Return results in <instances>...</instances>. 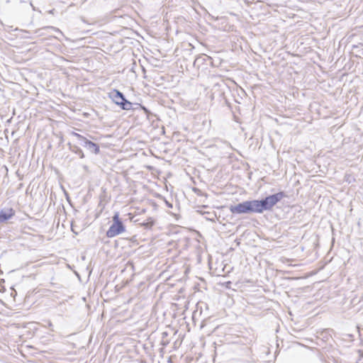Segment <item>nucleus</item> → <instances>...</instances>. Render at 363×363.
I'll return each mask as SVG.
<instances>
[{
    "label": "nucleus",
    "instance_id": "1",
    "mask_svg": "<svg viewBox=\"0 0 363 363\" xmlns=\"http://www.w3.org/2000/svg\"><path fill=\"white\" fill-rule=\"evenodd\" d=\"M286 197L284 191L269 195L261 200L245 201L229 207L233 214L242 213H262L265 211H270L282 199Z\"/></svg>",
    "mask_w": 363,
    "mask_h": 363
},
{
    "label": "nucleus",
    "instance_id": "2",
    "mask_svg": "<svg viewBox=\"0 0 363 363\" xmlns=\"http://www.w3.org/2000/svg\"><path fill=\"white\" fill-rule=\"evenodd\" d=\"M109 97L110 99H111L113 103L119 106L123 110L129 111L135 109L136 108L133 107V105H135L137 106H139L141 109H143L145 111V113H149V111L146 107L139 104H133V103H131L130 101L125 99L124 94L121 91L117 89H113V91H111L109 93Z\"/></svg>",
    "mask_w": 363,
    "mask_h": 363
},
{
    "label": "nucleus",
    "instance_id": "3",
    "mask_svg": "<svg viewBox=\"0 0 363 363\" xmlns=\"http://www.w3.org/2000/svg\"><path fill=\"white\" fill-rule=\"evenodd\" d=\"M112 220L113 223L106 231V236L108 238H113L121 234L125 230V225L123 221L120 219L118 212L115 213L112 217Z\"/></svg>",
    "mask_w": 363,
    "mask_h": 363
},
{
    "label": "nucleus",
    "instance_id": "4",
    "mask_svg": "<svg viewBox=\"0 0 363 363\" xmlns=\"http://www.w3.org/2000/svg\"><path fill=\"white\" fill-rule=\"evenodd\" d=\"M70 135L76 137L80 142V145L86 148L91 153L97 155L100 152V147L97 143L88 140L86 138L74 131H72Z\"/></svg>",
    "mask_w": 363,
    "mask_h": 363
},
{
    "label": "nucleus",
    "instance_id": "5",
    "mask_svg": "<svg viewBox=\"0 0 363 363\" xmlns=\"http://www.w3.org/2000/svg\"><path fill=\"white\" fill-rule=\"evenodd\" d=\"M15 215V211L11 208H4L0 211V223L6 222Z\"/></svg>",
    "mask_w": 363,
    "mask_h": 363
},
{
    "label": "nucleus",
    "instance_id": "6",
    "mask_svg": "<svg viewBox=\"0 0 363 363\" xmlns=\"http://www.w3.org/2000/svg\"><path fill=\"white\" fill-rule=\"evenodd\" d=\"M67 145L69 146V150L71 152L77 155L79 157V158L82 159L84 157V154L79 147L75 145H72L70 143H68Z\"/></svg>",
    "mask_w": 363,
    "mask_h": 363
},
{
    "label": "nucleus",
    "instance_id": "7",
    "mask_svg": "<svg viewBox=\"0 0 363 363\" xmlns=\"http://www.w3.org/2000/svg\"><path fill=\"white\" fill-rule=\"evenodd\" d=\"M206 57L207 56L205 55L196 57L194 61V66L199 67L201 65H203L206 62Z\"/></svg>",
    "mask_w": 363,
    "mask_h": 363
},
{
    "label": "nucleus",
    "instance_id": "8",
    "mask_svg": "<svg viewBox=\"0 0 363 363\" xmlns=\"http://www.w3.org/2000/svg\"><path fill=\"white\" fill-rule=\"evenodd\" d=\"M155 224V220L152 218H147L142 223V225L146 229H150Z\"/></svg>",
    "mask_w": 363,
    "mask_h": 363
},
{
    "label": "nucleus",
    "instance_id": "9",
    "mask_svg": "<svg viewBox=\"0 0 363 363\" xmlns=\"http://www.w3.org/2000/svg\"><path fill=\"white\" fill-rule=\"evenodd\" d=\"M212 216H209V218H207L208 220L215 222V218L216 217V215L215 213H211Z\"/></svg>",
    "mask_w": 363,
    "mask_h": 363
},
{
    "label": "nucleus",
    "instance_id": "10",
    "mask_svg": "<svg viewBox=\"0 0 363 363\" xmlns=\"http://www.w3.org/2000/svg\"><path fill=\"white\" fill-rule=\"evenodd\" d=\"M166 203H167V206L169 208H172V203H169V202L166 201Z\"/></svg>",
    "mask_w": 363,
    "mask_h": 363
},
{
    "label": "nucleus",
    "instance_id": "11",
    "mask_svg": "<svg viewBox=\"0 0 363 363\" xmlns=\"http://www.w3.org/2000/svg\"><path fill=\"white\" fill-rule=\"evenodd\" d=\"M48 325H49L50 328L52 327V323L50 321L49 323H48Z\"/></svg>",
    "mask_w": 363,
    "mask_h": 363
},
{
    "label": "nucleus",
    "instance_id": "12",
    "mask_svg": "<svg viewBox=\"0 0 363 363\" xmlns=\"http://www.w3.org/2000/svg\"><path fill=\"white\" fill-rule=\"evenodd\" d=\"M162 335H163V336H167V333H166V332L163 333H162Z\"/></svg>",
    "mask_w": 363,
    "mask_h": 363
},
{
    "label": "nucleus",
    "instance_id": "13",
    "mask_svg": "<svg viewBox=\"0 0 363 363\" xmlns=\"http://www.w3.org/2000/svg\"><path fill=\"white\" fill-rule=\"evenodd\" d=\"M48 28L54 29V28L52 26L48 27Z\"/></svg>",
    "mask_w": 363,
    "mask_h": 363
},
{
    "label": "nucleus",
    "instance_id": "14",
    "mask_svg": "<svg viewBox=\"0 0 363 363\" xmlns=\"http://www.w3.org/2000/svg\"><path fill=\"white\" fill-rule=\"evenodd\" d=\"M0 24H1V26H3V25H4V24H3V23H2V21H1V20H0Z\"/></svg>",
    "mask_w": 363,
    "mask_h": 363
}]
</instances>
